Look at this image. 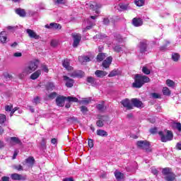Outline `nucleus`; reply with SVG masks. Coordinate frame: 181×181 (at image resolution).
Here are the masks:
<instances>
[{
    "instance_id": "56",
    "label": "nucleus",
    "mask_w": 181,
    "mask_h": 181,
    "mask_svg": "<svg viewBox=\"0 0 181 181\" xmlns=\"http://www.w3.org/2000/svg\"><path fill=\"white\" fill-rule=\"evenodd\" d=\"M151 172H152L153 175H158L159 173L158 170L153 167L151 168Z\"/></svg>"
},
{
    "instance_id": "41",
    "label": "nucleus",
    "mask_w": 181,
    "mask_h": 181,
    "mask_svg": "<svg viewBox=\"0 0 181 181\" xmlns=\"http://www.w3.org/2000/svg\"><path fill=\"white\" fill-rule=\"evenodd\" d=\"M180 57V55L177 53H174L172 54V59L174 62H178L179 59Z\"/></svg>"
},
{
    "instance_id": "27",
    "label": "nucleus",
    "mask_w": 181,
    "mask_h": 181,
    "mask_svg": "<svg viewBox=\"0 0 181 181\" xmlns=\"http://www.w3.org/2000/svg\"><path fill=\"white\" fill-rule=\"evenodd\" d=\"M46 88L48 91H52V90L56 88V86H54V83L52 82H48L46 85Z\"/></svg>"
},
{
    "instance_id": "50",
    "label": "nucleus",
    "mask_w": 181,
    "mask_h": 181,
    "mask_svg": "<svg viewBox=\"0 0 181 181\" xmlns=\"http://www.w3.org/2000/svg\"><path fill=\"white\" fill-rule=\"evenodd\" d=\"M80 110H81V112H83V114H86L88 112V109L86 106H81L80 107Z\"/></svg>"
},
{
    "instance_id": "28",
    "label": "nucleus",
    "mask_w": 181,
    "mask_h": 181,
    "mask_svg": "<svg viewBox=\"0 0 181 181\" xmlns=\"http://www.w3.org/2000/svg\"><path fill=\"white\" fill-rule=\"evenodd\" d=\"M97 135L98 136H108V133L103 129H98L97 130Z\"/></svg>"
},
{
    "instance_id": "62",
    "label": "nucleus",
    "mask_w": 181,
    "mask_h": 181,
    "mask_svg": "<svg viewBox=\"0 0 181 181\" xmlns=\"http://www.w3.org/2000/svg\"><path fill=\"white\" fill-rule=\"evenodd\" d=\"M41 146H46V139L42 138V142H41Z\"/></svg>"
},
{
    "instance_id": "5",
    "label": "nucleus",
    "mask_w": 181,
    "mask_h": 181,
    "mask_svg": "<svg viewBox=\"0 0 181 181\" xmlns=\"http://www.w3.org/2000/svg\"><path fill=\"white\" fill-rule=\"evenodd\" d=\"M150 144L147 141H138L136 146L139 149H144L146 152H151Z\"/></svg>"
},
{
    "instance_id": "13",
    "label": "nucleus",
    "mask_w": 181,
    "mask_h": 181,
    "mask_svg": "<svg viewBox=\"0 0 181 181\" xmlns=\"http://www.w3.org/2000/svg\"><path fill=\"white\" fill-rule=\"evenodd\" d=\"M66 100V96H58L56 98V103L58 107H64V100Z\"/></svg>"
},
{
    "instance_id": "61",
    "label": "nucleus",
    "mask_w": 181,
    "mask_h": 181,
    "mask_svg": "<svg viewBox=\"0 0 181 181\" xmlns=\"http://www.w3.org/2000/svg\"><path fill=\"white\" fill-rule=\"evenodd\" d=\"M14 57H22V53L21 52H15L13 54Z\"/></svg>"
},
{
    "instance_id": "1",
    "label": "nucleus",
    "mask_w": 181,
    "mask_h": 181,
    "mask_svg": "<svg viewBox=\"0 0 181 181\" xmlns=\"http://www.w3.org/2000/svg\"><path fill=\"white\" fill-rule=\"evenodd\" d=\"M38 67H39V60L36 59V60L30 62L23 69L22 73H20L18 75V78H20V80H23V78H25L26 76H29V74H32L33 71H36Z\"/></svg>"
},
{
    "instance_id": "25",
    "label": "nucleus",
    "mask_w": 181,
    "mask_h": 181,
    "mask_svg": "<svg viewBox=\"0 0 181 181\" xmlns=\"http://www.w3.org/2000/svg\"><path fill=\"white\" fill-rule=\"evenodd\" d=\"M87 81L93 86V87H95L97 86V81L95 80V78H93V76H88L87 78Z\"/></svg>"
},
{
    "instance_id": "2",
    "label": "nucleus",
    "mask_w": 181,
    "mask_h": 181,
    "mask_svg": "<svg viewBox=\"0 0 181 181\" xmlns=\"http://www.w3.org/2000/svg\"><path fill=\"white\" fill-rule=\"evenodd\" d=\"M146 83H151V78L149 77L141 74H136L134 83H133L132 86L134 88H141Z\"/></svg>"
},
{
    "instance_id": "57",
    "label": "nucleus",
    "mask_w": 181,
    "mask_h": 181,
    "mask_svg": "<svg viewBox=\"0 0 181 181\" xmlns=\"http://www.w3.org/2000/svg\"><path fill=\"white\" fill-rule=\"evenodd\" d=\"M97 109L99 111H103L104 110V105L99 104L97 105Z\"/></svg>"
},
{
    "instance_id": "43",
    "label": "nucleus",
    "mask_w": 181,
    "mask_h": 181,
    "mask_svg": "<svg viewBox=\"0 0 181 181\" xmlns=\"http://www.w3.org/2000/svg\"><path fill=\"white\" fill-rule=\"evenodd\" d=\"M142 71L144 74H146V75L151 74V70H149V69H148V67L146 66H143Z\"/></svg>"
},
{
    "instance_id": "8",
    "label": "nucleus",
    "mask_w": 181,
    "mask_h": 181,
    "mask_svg": "<svg viewBox=\"0 0 181 181\" xmlns=\"http://www.w3.org/2000/svg\"><path fill=\"white\" fill-rule=\"evenodd\" d=\"M131 103L133 107H136V108H144V103L138 98L132 99Z\"/></svg>"
},
{
    "instance_id": "35",
    "label": "nucleus",
    "mask_w": 181,
    "mask_h": 181,
    "mask_svg": "<svg viewBox=\"0 0 181 181\" xmlns=\"http://www.w3.org/2000/svg\"><path fill=\"white\" fill-rule=\"evenodd\" d=\"M104 122H103V120H101V117L98 116V120L96 122L97 127H98L99 128H103V127H104Z\"/></svg>"
},
{
    "instance_id": "7",
    "label": "nucleus",
    "mask_w": 181,
    "mask_h": 181,
    "mask_svg": "<svg viewBox=\"0 0 181 181\" xmlns=\"http://www.w3.org/2000/svg\"><path fill=\"white\" fill-rule=\"evenodd\" d=\"M122 105L127 108V110H134V105H132V102L129 100V99L126 98L122 100L121 102Z\"/></svg>"
},
{
    "instance_id": "37",
    "label": "nucleus",
    "mask_w": 181,
    "mask_h": 181,
    "mask_svg": "<svg viewBox=\"0 0 181 181\" xmlns=\"http://www.w3.org/2000/svg\"><path fill=\"white\" fill-rule=\"evenodd\" d=\"M134 3L136 6H144L145 5V0H135Z\"/></svg>"
},
{
    "instance_id": "20",
    "label": "nucleus",
    "mask_w": 181,
    "mask_h": 181,
    "mask_svg": "<svg viewBox=\"0 0 181 181\" xmlns=\"http://www.w3.org/2000/svg\"><path fill=\"white\" fill-rule=\"evenodd\" d=\"M40 74H42V71L40 69L37 70L30 75L31 80H36L39 78Z\"/></svg>"
},
{
    "instance_id": "6",
    "label": "nucleus",
    "mask_w": 181,
    "mask_h": 181,
    "mask_svg": "<svg viewBox=\"0 0 181 181\" xmlns=\"http://www.w3.org/2000/svg\"><path fill=\"white\" fill-rule=\"evenodd\" d=\"M71 36L74 39L73 47H77V46L80 45V42L81 41V34L74 33L71 34Z\"/></svg>"
},
{
    "instance_id": "38",
    "label": "nucleus",
    "mask_w": 181,
    "mask_h": 181,
    "mask_svg": "<svg viewBox=\"0 0 181 181\" xmlns=\"http://www.w3.org/2000/svg\"><path fill=\"white\" fill-rule=\"evenodd\" d=\"M95 24L94 23H91L89 22V25L88 26L86 27V28H84L83 30V32H86V30H90V29H93V27L95 25Z\"/></svg>"
},
{
    "instance_id": "34",
    "label": "nucleus",
    "mask_w": 181,
    "mask_h": 181,
    "mask_svg": "<svg viewBox=\"0 0 181 181\" xmlns=\"http://www.w3.org/2000/svg\"><path fill=\"white\" fill-rule=\"evenodd\" d=\"M99 117H100V119L103 124H105L110 121V117H108L107 115H99Z\"/></svg>"
},
{
    "instance_id": "14",
    "label": "nucleus",
    "mask_w": 181,
    "mask_h": 181,
    "mask_svg": "<svg viewBox=\"0 0 181 181\" xmlns=\"http://www.w3.org/2000/svg\"><path fill=\"white\" fill-rule=\"evenodd\" d=\"M28 36L31 37L32 39H35L36 40L40 39V36L37 35L35 31L30 29H27L26 30Z\"/></svg>"
},
{
    "instance_id": "46",
    "label": "nucleus",
    "mask_w": 181,
    "mask_h": 181,
    "mask_svg": "<svg viewBox=\"0 0 181 181\" xmlns=\"http://www.w3.org/2000/svg\"><path fill=\"white\" fill-rule=\"evenodd\" d=\"M113 49L117 52V53H119V52H122V47L121 45H116L113 47Z\"/></svg>"
},
{
    "instance_id": "52",
    "label": "nucleus",
    "mask_w": 181,
    "mask_h": 181,
    "mask_svg": "<svg viewBox=\"0 0 181 181\" xmlns=\"http://www.w3.org/2000/svg\"><path fill=\"white\" fill-rule=\"evenodd\" d=\"M41 68L43 70V71H45V73H49V68H47V66L42 64L41 66Z\"/></svg>"
},
{
    "instance_id": "33",
    "label": "nucleus",
    "mask_w": 181,
    "mask_h": 181,
    "mask_svg": "<svg viewBox=\"0 0 181 181\" xmlns=\"http://www.w3.org/2000/svg\"><path fill=\"white\" fill-rule=\"evenodd\" d=\"M78 60L81 63H83V62H90V57L87 56H81L78 57Z\"/></svg>"
},
{
    "instance_id": "64",
    "label": "nucleus",
    "mask_w": 181,
    "mask_h": 181,
    "mask_svg": "<svg viewBox=\"0 0 181 181\" xmlns=\"http://www.w3.org/2000/svg\"><path fill=\"white\" fill-rule=\"evenodd\" d=\"M1 180L2 181H9V177H2Z\"/></svg>"
},
{
    "instance_id": "58",
    "label": "nucleus",
    "mask_w": 181,
    "mask_h": 181,
    "mask_svg": "<svg viewBox=\"0 0 181 181\" xmlns=\"http://www.w3.org/2000/svg\"><path fill=\"white\" fill-rule=\"evenodd\" d=\"M51 46L52 47H56V46H57V41L53 40L51 41Z\"/></svg>"
},
{
    "instance_id": "16",
    "label": "nucleus",
    "mask_w": 181,
    "mask_h": 181,
    "mask_svg": "<svg viewBox=\"0 0 181 181\" xmlns=\"http://www.w3.org/2000/svg\"><path fill=\"white\" fill-rule=\"evenodd\" d=\"M132 23H133L134 26H136V28H138V27L142 26V25H144V21H142V19H141L139 18H134L132 20Z\"/></svg>"
},
{
    "instance_id": "47",
    "label": "nucleus",
    "mask_w": 181,
    "mask_h": 181,
    "mask_svg": "<svg viewBox=\"0 0 181 181\" xmlns=\"http://www.w3.org/2000/svg\"><path fill=\"white\" fill-rule=\"evenodd\" d=\"M173 127V128H175L180 132V131H181V124L180 123H174Z\"/></svg>"
},
{
    "instance_id": "18",
    "label": "nucleus",
    "mask_w": 181,
    "mask_h": 181,
    "mask_svg": "<svg viewBox=\"0 0 181 181\" xmlns=\"http://www.w3.org/2000/svg\"><path fill=\"white\" fill-rule=\"evenodd\" d=\"M62 66L66 69V70H68V71H71L73 70V66H70V61L69 59H65L62 62Z\"/></svg>"
},
{
    "instance_id": "30",
    "label": "nucleus",
    "mask_w": 181,
    "mask_h": 181,
    "mask_svg": "<svg viewBox=\"0 0 181 181\" xmlns=\"http://www.w3.org/2000/svg\"><path fill=\"white\" fill-rule=\"evenodd\" d=\"M105 57H107V54L99 53L97 56V60H98V62H103V60H104V59H105Z\"/></svg>"
},
{
    "instance_id": "49",
    "label": "nucleus",
    "mask_w": 181,
    "mask_h": 181,
    "mask_svg": "<svg viewBox=\"0 0 181 181\" xmlns=\"http://www.w3.org/2000/svg\"><path fill=\"white\" fill-rule=\"evenodd\" d=\"M33 104H35V105H37V104L40 103V98H39V96L35 98L33 100Z\"/></svg>"
},
{
    "instance_id": "63",
    "label": "nucleus",
    "mask_w": 181,
    "mask_h": 181,
    "mask_svg": "<svg viewBox=\"0 0 181 181\" xmlns=\"http://www.w3.org/2000/svg\"><path fill=\"white\" fill-rule=\"evenodd\" d=\"M176 148L178 149L179 151H181V141L177 144Z\"/></svg>"
},
{
    "instance_id": "54",
    "label": "nucleus",
    "mask_w": 181,
    "mask_h": 181,
    "mask_svg": "<svg viewBox=\"0 0 181 181\" xmlns=\"http://www.w3.org/2000/svg\"><path fill=\"white\" fill-rule=\"evenodd\" d=\"M88 146H89V148H93V146H94V140H93L91 139H90L88 140Z\"/></svg>"
},
{
    "instance_id": "21",
    "label": "nucleus",
    "mask_w": 181,
    "mask_h": 181,
    "mask_svg": "<svg viewBox=\"0 0 181 181\" xmlns=\"http://www.w3.org/2000/svg\"><path fill=\"white\" fill-rule=\"evenodd\" d=\"M96 76L99 77L100 78H103V77H105L108 74L105 71L97 70L95 72Z\"/></svg>"
},
{
    "instance_id": "36",
    "label": "nucleus",
    "mask_w": 181,
    "mask_h": 181,
    "mask_svg": "<svg viewBox=\"0 0 181 181\" xmlns=\"http://www.w3.org/2000/svg\"><path fill=\"white\" fill-rule=\"evenodd\" d=\"M118 74H119V71L115 69L109 74L108 77H115V76H118Z\"/></svg>"
},
{
    "instance_id": "29",
    "label": "nucleus",
    "mask_w": 181,
    "mask_h": 181,
    "mask_svg": "<svg viewBox=\"0 0 181 181\" xmlns=\"http://www.w3.org/2000/svg\"><path fill=\"white\" fill-rule=\"evenodd\" d=\"M115 176L117 180H122L124 179V175L121 172L115 171Z\"/></svg>"
},
{
    "instance_id": "45",
    "label": "nucleus",
    "mask_w": 181,
    "mask_h": 181,
    "mask_svg": "<svg viewBox=\"0 0 181 181\" xmlns=\"http://www.w3.org/2000/svg\"><path fill=\"white\" fill-rule=\"evenodd\" d=\"M6 121V115L0 114V124H4Z\"/></svg>"
},
{
    "instance_id": "4",
    "label": "nucleus",
    "mask_w": 181,
    "mask_h": 181,
    "mask_svg": "<svg viewBox=\"0 0 181 181\" xmlns=\"http://www.w3.org/2000/svg\"><path fill=\"white\" fill-rule=\"evenodd\" d=\"M158 135L160 136L161 142H168L173 139V134L170 131L159 132Z\"/></svg>"
},
{
    "instance_id": "59",
    "label": "nucleus",
    "mask_w": 181,
    "mask_h": 181,
    "mask_svg": "<svg viewBox=\"0 0 181 181\" xmlns=\"http://www.w3.org/2000/svg\"><path fill=\"white\" fill-rule=\"evenodd\" d=\"M151 134H156L158 132V129L156 127L152 128L150 129Z\"/></svg>"
},
{
    "instance_id": "44",
    "label": "nucleus",
    "mask_w": 181,
    "mask_h": 181,
    "mask_svg": "<svg viewBox=\"0 0 181 181\" xmlns=\"http://www.w3.org/2000/svg\"><path fill=\"white\" fill-rule=\"evenodd\" d=\"M55 5H64L66 0H54Z\"/></svg>"
},
{
    "instance_id": "23",
    "label": "nucleus",
    "mask_w": 181,
    "mask_h": 181,
    "mask_svg": "<svg viewBox=\"0 0 181 181\" xmlns=\"http://www.w3.org/2000/svg\"><path fill=\"white\" fill-rule=\"evenodd\" d=\"M10 144H17V145H22V141L18 137H11L10 138Z\"/></svg>"
},
{
    "instance_id": "42",
    "label": "nucleus",
    "mask_w": 181,
    "mask_h": 181,
    "mask_svg": "<svg viewBox=\"0 0 181 181\" xmlns=\"http://www.w3.org/2000/svg\"><path fill=\"white\" fill-rule=\"evenodd\" d=\"M163 93L164 95H170V90L168 87H165L163 88Z\"/></svg>"
},
{
    "instance_id": "10",
    "label": "nucleus",
    "mask_w": 181,
    "mask_h": 181,
    "mask_svg": "<svg viewBox=\"0 0 181 181\" xmlns=\"http://www.w3.org/2000/svg\"><path fill=\"white\" fill-rule=\"evenodd\" d=\"M87 8L88 6L90 7V9H92V11H95V13H100V11H98L97 9H100L101 8V4H98L97 3H94L93 4L91 3H89L86 4Z\"/></svg>"
},
{
    "instance_id": "17",
    "label": "nucleus",
    "mask_w": 181,
    "mask_h": 181,
    "mask_svg": "<svg viewBox=\"0 0 181 181\" xmlns=\"http://www.w3.org/2000/svg\"><path fill=\"white\" fill-rule=\"evenodd\" d=\"M69 76L71 77H73L74 78L76 77H83L84 76V72L83 71H74L69 74Z\"/></svg>"
},
{
    "instance_id": "53",
    "label": "nucleus",
    "mask_w": 181,
    "mask_h": 181,
    "mask_svg": "<svg viewBox=\"0 0 181 181\" xmlns=\"http://www.w3.org/2000/svg\"><path fill=\"white\" fill-rule=\"evenodd\" d=\"M13 169H16V170H23V167H22V165H13Z\"/></svg>"
},
{
    "instance_id": "11",
    "label": "nucleus",
    "mask_w": 181,
    "mask_h": 181,
    "mask_svg": "<svg viewBox=\"0 0 181 181\" xmlns=\"http://www.w3.org/2000/svg\"><path fill=\"white\" fill-rule=\"evenodd\" d=\"M45 28H46L47 29H52L54 30H56L57 29L59 30L62 29V25L59 23H51L49 25V24L45 25Z\"/></svg>"
},
{
    "instance_id": "15",
    "label": "nucleus",
    "mask_w": 181,
    "mask_h": 181,
    "mask_svg": "<svg viewBox=\"0 0 181 181\" xmlns=\"http://www.w3.org/2000/svg\"><path fill=\"white\" fill-rule=\"evenodd\" d=\"M148 48V43H146V40H144L139 44V49L141 53H145L146 52V49Z\"/></svg>"
},
{
    "instance_id": "51",
    "label": "nucleus",
    "mask_w": 181,
    "mask_h": 181,
    "mask_svg": "<svg viewBox=\"0 0 181 181\" xmlns=\"http://www.w3.org/2000/svg\"><path fill=\"white\" fill-rule=\"evenodd\" d=\"M57 96V93L56 92H53L48 95L49 98H51V100L56 98Z\"/></svg>"
},
{
    "instance_id": "48",
    "label": "nucleus",
    "mask_w": 181,
    "mask_h": 181,
    "mask_svg": "<svg viewBox=\"0 0 181 181\" xmlns=\"http://www.w3.org/2000/svg\"><path fill=\"white\" fill-rule=\"evenodd\" d=\"M82 104H90L91 103V98H84L81 100Z\"/></svg>"
},
{
    "instance_id": "32",
    "label": "nucleus",
    "mask_w": 181,
    "mask_h": 181,
    "mask_svg": "<svg viewBox=\"0 0 181 181\" xmlns=\"http://www.w3.org/2000/svg\"><path fill=\"white\" fill-rule=\"evenodd\" d=\"M66 100L69 103H78V98L76 97L68 96Z\"/></svg>"
},
{
    "instance_id": "60",
    "label": "nucleus",
    "mask_w": 181,
    "mask_h": 181,
    "mask_svg": "<svg viewBox=\"0 0 181 181\" xmlns=\"http://www.w3.org/2000/svg\"><path fill=\"white\" fill-rule=\"evenodd\" d=\"M103 23L104 25H109L110 24V19L105 18L103 19Z\"/></svg>"
},
{
    "instance_id": "3",
    "label": "nucleus",
    "mask_w": 181,
    "mask_h": 181,
    "mask_svg": "<svg viewBox=\"0 0 181 181\" xmlns=\"http://www.w3.org/2000/svg\"><path fill=\"white\" fill-rule=\"evenodd\" d=\"M162 173L163 175L165 180L167 181H173L175 180L176 175H175V173L172 172V168H163L162 170Z\"/></svg>"
},
{
    "instance_id": "24",
    "label": "nucleus",
    "mask_w": 181,
    "mask_h": 181,
    "mask_svg": "<svg viewBox=\"0 0 181 181\" xmlns=\"http://www.w3.org/2000/svg\"><path fill=\"white\" fill-rule=\"evenodd\" d=\"M25 163H27L28 166H33V165H35V158L33 156L28 157L25 159Z\"/></svg>"
},
{
    "instance_id": "26",
    "label": "nucleus",
    "mask_w": 181,
    "mask_h": 181,
    "mask_svg": "<svg viewBox=\"0 0 181 181\" xmlns=\"http://www.w3.org/2000/svg\"><path fill=\"white\" fill-rule=\"evenodd\" d=\"M16 13L22 18H25V16H26V11L22 8H17L16 10Z\"/></svg>"
},
{
    "instance_id": "55",
    "label": "nucleus",
    "mask_w": 181,
    "mask_h": 181,
    "mask_svg": "<svg viewBox=\"0 0 181 181\" xmlns=\"http://www.w3.org/2000/svg\"><path fill=\"white\" fill-rule=\"evenodd\" d=\"M151 97L153 98H160V95H159V93H151Z\"/></svg>"
},
{
    "instance_id": "39",
    "label": "nucleus",
    "mask_w": 181,
    "mask_h": 181,
    "mask_svg": "<svg viewBox=\"0 0 181 181\" xmlns=\"http://www.w3.org/2000/svg\"><path fill=\"white\" fill-rule=\"evenodd\" d=\"M166 84L168 87H172L173 88L175 87V81L170 79H168L166 81Z\"/></svg>"
},
{
    "instance_id": "19",
    "label": "nucleus",
    "mask_w": 181,
    "mask_h": 181,
    "mask_svg": "<svg viewBox=\"0 0 181 181\" xmlns=\"http://www.w3.org/2000/svg\"><path fill=\"white\" fill-rule=\"evenodd\" d=\"M111 63H112V57H109L103 61V66L105 67V69H108V67L111 66Z\"/></svg>"
},
{
    "instance_id": "22",
    "label": "nucleus",
    "mask_w": 181,
    "mask_h": 181,
    "mask_svg": "<svg viewBox=\"0 0 181 181\" xmlns=\"http://www.w3.org/2000/svg\"><path fill=\"white\" fill-rule=\"evenodd\" d=\"M6 39H8L6 37V32L2 31L0 33V43H2L3 45L6 43Z\"/></svg>"
},
{
    "instance_id": "40",
    "label": "nucleus",
    "mask_w": 181,
    "mask_h": 181,
    "mask_svg": "<svg viewBox=\"0 0 181 181\" xmlns=\"http://www.w3.org/2000/svg\"><path fill=\"white\" fill-rule=\"evenodd\" d=\"M12 108H13V105L12 104H10L6 105L4 110L6 112H11V111H12Z\"/></svg>"
},
{
    "instance_id": "12",
    "label": "nucleus",
    "mask_w": 181,
    "mask_h": 181,
    "mask_svg": "<svg viewBox=\"0 0 181 181\" xmlns=\"http://www.w3.org/2000/svg\"><path fill=\"white\" fill-rule=\"evenodd\" d=\"M11 178L12 179V180H25L26 175H23L18 173H13V174H11Z\"/></svg>"
},
{
    "instance_id": "9",
    "label": "nucleus",
    "mask_w": 181,
    "mask_h": 181,
    "mask_svg": "<svg viewBox=\"0 0 181 181\" xmlns=\"http://www.w3.org/2000/svg\"><path fill=\"white\" fill-rule=\"evenodd\" d=\"M64 81H65V86L68 88H71L74 86V80L69 78L67 76H64Z\"/></svg>"
},
{
    "instance_id": "31",
    "label": "nucleus",
    "mask_w": 181,
    "mask_h": 181,
    "mask_svg": "<svg viewBox=\"0 0 181 181\" xmlns=\"http://www.w3.org/2000/svg\"><path fill=\"white\" fill-rule=\"evenodd\" d=\"M118 6V11H127V9H128V4L120 3Z\"/></svg>"
}]
</instances>
